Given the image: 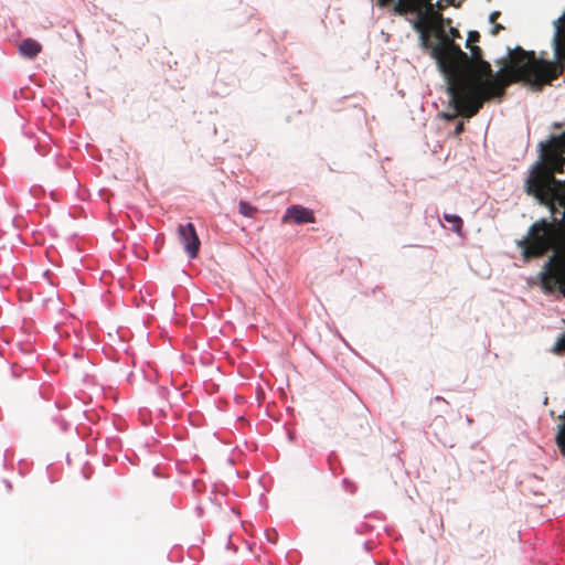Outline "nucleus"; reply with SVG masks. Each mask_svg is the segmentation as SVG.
I'll return each mask as SVG.
<instances>
[{
    "label": "nucleus",
    "mask_w": 565,
    "mask_h": 565,
    "mask_svg": "<svg viewBox=\"0 0 565 565\" xmlns=\"http://www.w3.org/2000/svg\"><path fill=\"white\" fill-rule=\"evenodd\" d=\"M437 65L445 75L448 93L457 111L456 115L471 118L478 114L483 104L493 99L501 100L509 85L516 82L526 84L522 56L516 47L508 49V58H502V67L494 73L491 64L483 58L481 47L468 46L471 55L463 52L451 40L443 44Z\"/></svg>",
    "instance_id": "f257e3e1"
},
{
    "label": "nucleus",
    "mask_w": 565,
    "mask_h": 565,
    "mask_svg": "<svg viewBox=\"0 0 565 565\" xmlns=\"http://www.w3.org/2000/svg\"><path fill=\"white\" fill-rule=\"evenodd\" d=\"M554 34L552 46L554 51V61H546L543 57H536L534 51H525L516 46V52L522 56L523 66L526 75V84L535 89H541L544 85L551 84L564 73L565 63V11L553 23Z\"/></svg>",
    "instance_id": "f03ea898"
},
{
    "label": "nucleus",
    "mask_w": 565,
    "mask_h": 565,
    "mask_svg": "<svg viewBox=\"0 0 565 565\" xmlns=\"http://www.w3.org/2000/svg\"><path fill=\"white\" fill-rule=\"evenodd\" d=\"M415 13L417 19L414 22V29L419 33L420 46L427 50L434 60L440 58L443 44L452 40L449 39L446 31V25H449L451 20L445 19L441 12L435 8L433 1Z\"/></svg>",
    "instance_id": "7ed1b4c3"
},
{
    "label": "nucleus",
    "mask_w": 565,
    "mask_h": 565,
    "mask_svg": "<svg viewBox=\"0 0 565 565\" xmlns=\"http://www.w3.org/2000/svg\"><path fill=\"white\" fill-rule=\"evenodd\" d=\"M562 221L548 222L545 218L539 220L531 225L527 235L518 244L522 248L524 258H536L546 254L558 244V232L562 228Z\"/></svg>",
    "instance_id": "20e7f679"
},
{
    "label": "nucleus",
    "mask_w": 565,
    "mask_h": 565,
    "mask_svg": "<svg viewBox=\"0 0 565 565\" xmlns=\"http://www.w3.org/2000/svg\"><path fill=\"white\" fill-rule=\"evenodd\" d=\"M545 268L546 271L542 276L543 288L548 292L557 289L565 297V243L559 252L548 259Z\"/></svg>",
    "instance_id": "39448f33"
},
{
    "label": "nucleus",
    "mask_w": 565,
    "mask_h": 565,
    "mask_svg": "<svg viewBox=\"0 0 565 565\" xmlns=\"http://www.w3.org/2000/svg\"><path fill=\"white\" fill-rule=\"evenodd\" d=\"M178 235L184 252L190 258H195L199 254L201 242L192 223L180 224L178 226Z\"/></svg>",
    "instance_id": "423d86ee"
},
{
    "label": "nucleus",
    "mask_w": 565,
    "mask_h": 565,
    "mask_svg": "<svg viewBox=\"0 0 565 565\" xmlns=\"http://www.w3.org/2000/svg\"><path fill=\"white\" fill-rule=\"evenodd\" d=\"M294 222L296 224L315 223L316 217L311 210L301 205H291L282 217V223Z\"/></svg>",
    "instance_id": "0eeeda50"
},
{
    "label": "nucleus",
    "mask_w": 565,
    "mask_h": 565,
    "mask_svg": "<svg viewBox=\"0 0 565 565\" xmlns=\"http://www.w3.org/2000/svg\"><path fill=\"white\" fill-rule=\"evenodd\" d=\"M41 50V44L33 39H25L19 45L20 53L28 58H34Z\"/></svg>",
    "instance_id": "6e6552de"
},
{
    "label": "nucleus",
    "mask_w": 565,
    "mask_h": 565,
    "mask_svg": "<svg viewBox=\"0 0 565 565\" xmlns=\"http://www.w3.org/2000/svg\"><path fill=\"white\" fill-rule=\"evenodd\" d=\"M444 220L451 224V230L455 233H457V234L461 233L463 222L460 216L446 213V214H444Z\"/></svg>",
    "instance_id": "1a4fd4ad"
},
{
    "label": "nucleus",
    "mask_w": 565,
    "mask_h": 565,
    "mask_svg": "<svg viewBox=\"0 0 565 565\" xmlns=\"http://www.w3.org/2000/svg\"><path fill=\"white\" fill-rule=\"evenodd\" d=\"M561 418L564 419L563 424L558 426V431L556 435L557 446L563 455H565V411Z\"/></svg>",
    "instance_id": "9d476101"
},
{
    "label": "nucleus",
    "mask_w": 565,
    "mask_h": 565,
    "mask_svg": "<svg viewBox=\"0 0 565 565\" xmlns=\"http://www.w3.org/2000/svg\"><path fill=\"white\" fill-rule=\"evenodd\" d=\"M238 211L244 216L253 217L257 212V209L245 201H241L238 204Z\"/></svg>",
    "instance_id": "9b49d317"
},
{
    "label": "nucleus",
    "mask_w": 565,
    "mask_h": 565,
    "mask_svg": "<svg viewBox=\"0 0 565 565\" xmlns=\"http://www.w3.org/2000/svg\"><path fill=\"white\" fill-rule=\"evenodd\" d=\"M552 351L555 354H562L565 352V335H562L561 338H558V340L556 341Z\"/></svg>",
    "instance_id": "f8f14e48"
},
{
    "label": "nucleus",
    "mask_w": 565,
    "mask_h": 565,
    "mask_svg": "<svg viewBox=\"0 0 565 565\" xmlns=\"http://www.w3.org/2000/svg\"><path fill=\"white\" fill-rule=\"evenodd\" d=\"M479 40H480L479 32L478 31H470L468 33L467 47L468 46H473L472 43L479 42Z\"/></svg>",
    "instance_id": "ddd939ff"
},
{
    "label": "nucleus",
    "mask_w": 565,
    "mask_h": 565,
    "mask_svg": "<svg viewBox=\"0 0 565 565\" xmlns=\"http://www.w3.org/2000/svg\"><path fill=\"white\" fill-rule=\"evenodd\" d=\"M435 8L438 9L440 12L445 10L449 6H455L454 0H438L436 3H434Z\"/></svg>",
    "instance_id": "4468645a"
},
{
    "label": "nucleus",
    "mask_w": 565,
    "mask_h": 565,
    "mask_svg": "<svg viewBox=\"0 0 565 565\" xmlns=\"http://www.w3.org/2000/svg\"><path fill=\"white\" fill-rule=\"evenodd\" d=\"M448 26H449V32L447 33V35L449 36V39H452V41L455 42V39L460 38V33L456 28L450 26V24Z\"/></svg>",
    "instance_id": "2eb2a0df"
},
{
    "label": "nucleus",
    "mask_w": 565,
    "mask_h": 565,
    "mask_svg": "<svg viewBox=\"0 0 565 565\" xmlns=\"http://www.w3.org/2000/svg\"><path fill=\"white\" fill-rule=\"evenodd\" d=\"M465 130V124L462 121H459L457 126L455 127L454 134L456 136H459Z\"/></svg>",
    "instance_id": "dca6fc26"
},
{
    "label": "nucleus",
    "mask_w": 565,
    "mask_h": 565,
    "mask_svg": "<svg viewBox=\"0 0 565 565\" xmlns=\"http://www.w3.org/2000/svg\"><path fill=\"white\" fill-rule=\"evenodd\" d=\"M503 29H504V28H503V25H502V24H500V23H495V24L493 25L492 30H491V34H492V35H498V33H499L501 30H503Z\"/></svg>",
    "instance_id": "f3484780"
},
{
    "label": "nucleus",
    "mask_w": 565,
    "mask_h": 565,
    "mask_svg": "<svg viewBox=\"0 0 565 565\" xmlns=\"http://www.w3.org/2000/svg\"><path fill=\"white\" fill-rule=\"evenodd\" d=\"M500 17V12L499 11H494L490 14V22L494 23L495 20Z\"/></svg>",
    "instance_id": "a211bd4d"
},
{
    "label": "nucleus",
    "mask_w": 565,
    "mask_h": 565,
    "mask_svg": "<svg viewBox=\"0 0 565 565\" xmlns=\"http://www.w3.org/2000/svg\"><path fill=\"white\" fill-rule=\"evenodd\" d=\"M447 119H454L456 117V115H446L445 116Z\"/></svg>",
    "instance_id": "6ab92c4d"
}]
</instances>
